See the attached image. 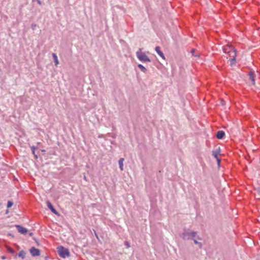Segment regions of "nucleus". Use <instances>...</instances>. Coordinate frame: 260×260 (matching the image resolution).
<instances>
[{
	"label": "nucleus",
	"mask_w": 260,
	"mask_h": 260,
	"mask_svg": "<svg viewBox=\"0 0 260 260\" xmlns=\"http://www.w3.org/2000/svg\"><path fill=\"white\" fill-rule=\"evenodd\" d=\"M219 154V150H216L213 151V155L214 156L215 158H218V155Z\"/></svg>",
	"instance_id": "16"
},
{
	"label": "nucleus",
	"mask_w": 260,
	"mask_h": 260,
	"mask_svg": "<svg viewBox=\"0 0 260 260\" xmlns=\"http://www.w3.org/2000/svg\"><path fill=\"white\" fill-rule=\"evenodd\" d=\"M197 233L194 231L188 232L184 230V232L180 235V237L184 240L191 239L193 237L197 236Z\"/></svg>",
	"instance_id": "3"
},
{
	"label": "nucleus",
	"mask_w": 260,
	"mask_h": 260,
	"mask_svg": "<svg viewBox=\"0 0 260 260\" xmlns=\"http://www.w3.org/2000/svg\"><path fill=\"white\" fill-rule=\"evenodd\" d=\"M224 135H225V133L223 131H219L217 132L216 137L218 139H221L223 138Z\"/></svg>",
	"instance_id": "10"
},
{
	"label": "nucleus",
	"mask_w": 260,
	"mask_h": 260,
	"mask_svg": "<svg viewBox=\"0 0 260 260\" xmlns=\"http://www.w3.org/2000/svg\"><path fill=\"white\" fill-rule=\"evenodd\" d=\"M13 205V203L12 201H9L7 204V208H10Z\"/></svg>",
	"instance_id": "19"
},
{
	"label": "nucleus",
	"mask_w": 260,
	"mask_h": 260,
	"mask_svg": "<svg viewBox=\"0 0 260 260\" xmlns=\"http://www.w3.org/2000/svg\"><path fill=\"white\" fill-rule=\"evenodd\" d=\"M248 75L249 76V79L251 80L252 85H255V79H254V74L253 72H252L251 71L248 74Z\"/></svg>",
	"instance_id": "9"
},
{
	"label": "nucleus",
	"mask_w": 260,
	"mask_h": 260,
	"mask_svg": "<svg viewBox=\"0 0 260 260\" xmlns=\"http://www.w3.org/2000/svg\"><path fill=\"white\" fill-rule=\"evenodd\" d=\"M138 68L141 70V71L142 72H143V73H146V72H147V69H146V68L144 66H143L142 64H139L138 65Z\"/></svg>",
	"instance_id": "13"
},
{
	"label": "nucleus",
	"mask_w": 260,
	"mask_h": 260,
	"mask_svg": "<svg viewBox=\"0 0 260 260\" xmlns=\"http://www.w3.org/2000/svg\"><path fill=\"white\" fill-rule=\"evenodd\" d=\"M15 227L17 228L18 233L21 234H25L27 232V230L26 228L20 225L16 224Z\"/></svg>",
	"instance_id": "5"
},
{
	"label": "nucleus",
	"mask_w": 260,
	"mask_h": 260,
	"mask_svg": "<svg viewBox=\"0 0 260 260\" xmlns=\"http://www.w3.org/2000/svg\"><path fill=\"white\" fill-rule=\"evenodd\" d=\"M31 149L32 150V153L34 155L36 158H38V155L35 154V150L36 149V147L34 146L31 147Z\"/></svg>",
	"instance_id": "15"
},
{
	"label": "nucleus",
	"mask_w": 260,
	"mask_h": 260,
	"mask_svg": "<svg viewBox=\"0 0 260 260\" xmlns=\"http://www.w3.org/2000/svg\"><path fill=\"white\" fill-rule=\"evenodd\" d=\"M155 50L156 53L164 59H165V55L163 52L160 50V48L159 46H156L155 48Z\"/></svg>",
	"instance_id": "8"
},
{
	"label": "nucleus",
	"mask_w": 260,
	"mask_h": 260,
	"mask_svg": "<svg viewBox=\"0 0 260 260\" xmlns=\"http://www.w3.org/2000/svg\"><path fill=\"white\" fill-rule=\"evenodd\" d=\"M217 160V161L218 162V164L219 165V163L220 162V159L218 157L217 158H216Z\"/></svg>",
	"instance_id": "24"
},
{
	"label": "nucleus",
	"mask_w": 260,
	"mask_h": 260,
	"mask_svg": "<svg viewBox=\"0 0 260 260\" xmlns=\"http://www.w3.org/2000/svg\"><path fill=\"white\" fill-rule=\"evenodd\" d=\"M136 56L138 59L142 62H150L151 60L146 53L142 52V49L139 48V50L136 52Z\"/></svg>",
	"instance_id": "2"
},
{
	"label": "nucleus",
	"mask_w": 260,
	"mask_h": 260,
	"mask_svg": "<svg viewBox=\"0 0 260 260\" xmlns=\"http://www.w3.org/2000/svg\"><path fill=\"white\" fill-rule=\"evenodd\" d=\"M42 151L43 152H45V150H42Z\"/></svg>",
	"instance_id": "29"
},
{
	"label": "nucleus",
	"mask_w": 260,
	"mask_h": 260,
	"mask_svg": "<svg viewBox=\"0 0 260 260\" xmlns=\"http://www.w3.org/2000/svg\"><path fill=\"white\" fill-rule=\"evenodd\" d=\"M32 235H33V233H30L29 234V235L30 236H31Z\"/></svg>",
	"instance_id": "27"
},
{
	"label": "nucleus",
	"mask_w": 260,
	"mask_h": 260,
	"mask_svg": "<svg viewBox=\"0 0 260 260\" xmlns=\"http://www.w3.org/2000/svg\"><path fill=\"white\" fill-rule=\"evenodd\" d=\"M83 179L85 180V181H87V178L85 175V174H83Z\"/></svg>",
	"instance_id": "25"
},
{
	"label": "nucleus",
	"mask_w": 260,
	"mask_h": 260,
	"mask_svg": "<svg viewBox=\"0 0 260 260\" xmlns=\"http://www.w3.org/2000/svg\"><path fill=\"white\" fill-rule=\"evenodd\" d=\"M32 2H37V3L40 5L42 4V2L40 0H32Z\"/></svg>",
	"instance_id": "20"
},
{
	"label": "nucleus",
	"mask_w": 260,
	"mask_h": 260,
	"mask_svg": "<svg viewBox=\"0 0 260 260\" xmlns=\"http://www.w3.org/2000/svg\"><path fill=\"white\" fill-rule=\"evenodd\" d=\"M194 52V50H192L191 52L192 53V54L194 56H199V55L198 54H194L193 53Z\"/></svg>",
	"instance_id": "21"
},
{
	"label": "nucleus",
	"mask_w": 260,
	"mask_h": 260,
	"mask_svg": "<svg viewBox=\"0 0 260 260\" xmlns=\"http://www.w3.org/2000/svg\"><path fill=\"white\" fill-rule=\"evenodd\" d=\"M124 158H121L119 159V160H118V164H119V168L120 169L121 171H123V161H124Z\"/></svg>",
	"instance_id": "11"
},
{
	"label": "nucleus",
	"mask_w": 260,
	"mask_h": 260,
	"mask_svg": "<svg viewBox=\"0 0 260 260\" xmlns=\"http://www.w3.org/2000/svg\"><path fill=\"white\" fill-rule=\"evenodd\" d=\"M99 138H102V135H100V136H99Z\"/></svg>",
	"instance_id": "28"
},
{
	"label": "nucleus",
	"mask_w": 260,
	"mask_h": 260,
	"mask_svg": "<svg viewBox=\"0 0 260 260\" xmlns=\"http://www.w3.org/2000/svg\"><path fill=\"white\" fill-rule=\"evenodd\" d=\"M6 248L9 252L13 253V254L14 253V252H15L14 250L12 248H11L10 247L7 246Z\"/></svg>",
	"instance_id": "17"
},
{
	"label": "nucleus",
	"mask_w": 260,
	"mask_h": 260,
	"mask_svg": "<svg viewBox=\"0 0 260 260\" xmlns=\"http://www.w3.org/2000/svg\"><path fill=\"white\" fill-rule=\"evenodd\" d=\"M193 242L194 244L198 245L200 248H202V244L201 243L199 242L197 240H193Z\"/></svg>",
	"instance_id": "18"
},
{
	"label": "nucleus",
	"mask_w": 260,
	"mask_h": 260,
	"mask_svg": "<svg viewBox=\"0 0 260 260\" xmlns=\"http://www.w3.org/2000/svg\"><path fill=\"white\" fill-rule=\"evenodd\" d=\"M52 56H53V59H54L55 65L56 66H57L58 64H59V61H58V58H57V56L56 54L55 53H52Z\"/></svg>",
	"instance_id": "12"
},
{
	"label": "nucleus",
	"mask_w": 260,
	"mask_h": 260,
	"mask_svg": "<svg viewBox=\"0 0 260 260\" xmlns=\"http://www.w3.org/2000/svg\"><path fill=\"white\" fill-rule=\"evenodd\" d=\"M36 24H31V28L32 29H35L36 28Z\"/></svg>",
	"instance_id": "22"
},
{
	"label": "nucleus",
	"mask_w": 260,
	"mask_h": 260,
	"mask_svg": "<svg viewBox=\"0 0 260 260\" xmlns=\"http://www.w3.org/2000/svg\"><path fill=\"white\" fill-rule=\"evenodd\" d=\"M47 206L48 208L54 214H58V212L54 208L52 204L49 201H47L46 202Z\"/></svg>",
	"instance_id": "7"
},
{
	"label": "nucleus",
	"mask_w": 260,
	"mask_h": 260,
	"mask_svg": "<svg viewBox=\"0 0 260 260\" xmlns=\"http://www.w3.org/2000/svg\"><path fill=\"white\" fill-rule=\"evenodd\" d=\"M223 52L228 54L230 57V60L231 62V65L234 64L236 62V49L232 47L231 46H226L224 47L223 48Z\"/></svg>",
	"instance_id": "1"
},
{
	"label": "nucleus",
	"mask_w": 260,
	"mask_h": 260,
	"mask_svg": "<svg viewBox=\"0 0 260 260\" xmlns=\"http://www.w3.org/2000/svg\"><path fill=\"white\" fill-rule=\"evenodd\" d=\"M30 252L31 254L32 255V256H39L40 254V250L34 247H31L30 249Z\"/></svg>",
	"instance_id": "6"
},
{
	"label": "nucleus",
	"mask_w": 260,
	"mask_h": 260,
	"mask_svg": "<svg viewBox=\"0 0 260 260\" xmlns=\"http://www.w3.org/2000/svg\"><path fill=\"white\" fill-rule=\"evenodd\" d=\"M26 253L24 251L21 250L20 251L19 253L18 254V255L19 257L22 258V259H24L25 257Z\"/></svg>",
	"instance_id": "14"
},
{
	"label": "nucleus",
	"mask_w": 260,
	"mask_h": 260,
	"mask_svg": "<svg viewBox=\"0 0 260 260\" xmlns=\"http://www.w3.org/2000/svg\"><path fill=\"white\" fill-rule=\"evenodd\" d=\"M58 252L59 256L62 258H66L70 255L69 251L67 248H64L62 246L57 247Z\"/></svg>",
	"instance_id": "4"
},
{
	"label": "nucleus",
	"mask_w": 260,
	"mask_h": 260,
	"mask_svg": "<svg viewBox=\"0 0 260 260\" xmlns=\"http://www.w3.org/2000/svg\"><path fill=\"white\" fill-rule=\"evenodd\" d=\"M2 258L3 259H5L6 258V256H2Z\"/></svg>",
	"instance_id": "26"
},
{
	"label": "nucleus",
	"mask_w": 260,
	"mask_h": 260,
	"mask_svg": "<svg viewBox=\"0 0 260 260\" xmlns=\"http://www.w3.org/2000/svg\"><path fill=\"white\" fill-rule=\"evenodd\" d=\"M125 245L127 246V247H130V245L128 242H125Z\"/></svg>",
	"instance_id": "23"
}]
</instances>
